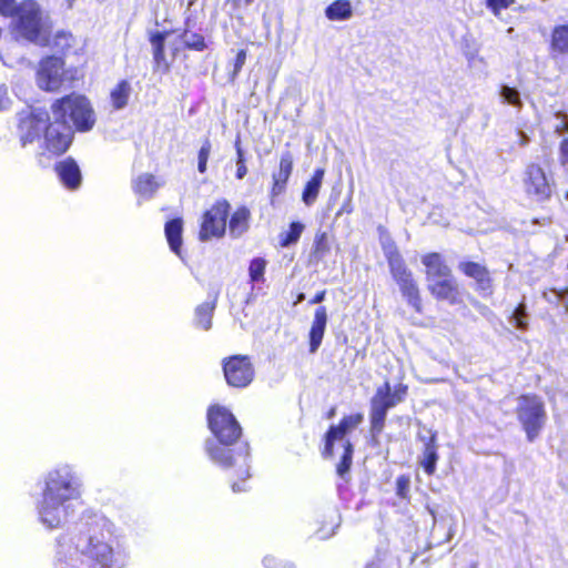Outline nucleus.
Returning <instances> with one entry per match:
<instances>
[{
    "label": "nucleus",
    "instance_id": "obj_53",
    "mask_svg": "<svg viewBox=\"0 0 568 568\" xmlns=\"http://www.w3.org/2000/svg\"><path fill=\"white\" fill-rule=\"evenodd\" d=\"M234 148H235V150H236V155H237V154H243V153H244V151H243V149H242V146H241V138H240V135H237V138H236V140H235V142H234Z\"/></svg>",
    "mask_w": 568,
    "mask_h": 568
},
{
    "label": "nucleus",
    "instance_id": "obj_51",
    "mask_svg": "<svg viewBox=\"0 0 568 568\" xmlns=\"http://www.w3.org/2000/svg\"><path fill=\"white\" fill-rule=\"evenodd\" d=\"M325 294L326 292L325 291H321L318 293L315 294V296L311 300V303L312 304H320L324 301L325 298Z\"/></svg>",
    "mask_w": 568,
    "mask_h": 568
},
{
    "label": "nucleus",
    "instance_id": "obj_40",
    "mask_svg": "<svg viewBox=\"0 0 568 568\" xmlns=\"http://www.w3.org/2000/svg\"><path fill=\"white\" fill-rule=\"evenodd\" d=\"M210 153H211V142L206 139L202 143L201 149L199 151V155H197V160H199V162H197V170H199V172L204 173L206 171V163H207Z\"/></svg>",
    "mask_w": 568,
    "mask_h": 568
},
{
    "label": "nucleus",
    "instance_id": "obj_37",
    "mask_svg": "<svg viewBox=\"0 0 568 568\" xmlns=\"http://www.w3.org/2000/svg\"><path fill=\"white\" fill-rule=\"evenodd\" d=\"M437 459L438 456L435 446L432 443L427 444L424 450L422 465L428 475H433L435 473Z\"/></svg>",
    "mask_w": 568,
    "mask_h": 568
},
{
    "label": "nucleus",
    "instance_id": "obj_17",
    "mask_svg": "<svg viewBox=\"0 0 568 568\" xmlns=\"http://www.w3.org/2000/svg\"><path fill=\"white\" fill-rule=\"evenodd\" d=\"M459 270L468 277L475 280L477 290L484 293H491V278L484 265L475 262H462Z\"/></svg>",
    "mask_w": 568,
    "mask_h": 568
},
{
    "label": "nucleus",
    "instance_id": "obj_11",
    "mask_svg": "<svg viewBox=\"0 0 568 568\" xmlns=\"http://www.w3.org/2000/svg\"><path fill=\"white\" fill-rule=\"evenodd\" d=\"M73 140V130L70 124L53 119L48 122L43 132V146L52 155L67 152Z\"/></svg>",
    "mask_w": 568,
    "mask_h": 568
},
{
    "label": "nucleus",
    "instance_id": "obj_56",
    "mask_svg": "<svg viewBox=\"0 0 568 568\" xmlns=\"http://www.w3.org/2000/svg\"><path fill=\"white\" fill-rule=\"evenodd\" d=\"M365 568H377V566L374 562H371Z\"/></svg>",
    "mask_w": 568,
    "mask_h": 568
},
{
    "label": "nucleus",
    "instance_id": "obj_26",
    "mask_svg": "<svg viewBox=\"0 0 568 568\" xmlns=\"http://www.w3.org/2000/svg\"><path fill=\"white\" fill-rule=\"evenodd\" d=\"M324 174V169H316L312 179L306 183L302 194V200L306 205L310 206L316 201L323 183Z\"/></svg>",
    "mask_w": 568,
    "mask_h": 568
},
{
    "label": "nucleus",
    "instance_id": "obj_59",
    "mask_svg": "<svg viewBox=\"0 0 568 568\" xmlns=\"http://www.w3.org/2000/svg\"><path fill=\"white\" fill-rule=\"evenodd\" d=\"M334 414H335V409L333 408V409H331L328 416L332 417Z\"/></svg>",
    "mask_w": 568,
    "mask_h": 568
},
{
    "label": "nucleus",
    "instance_id": "obj_1",
    "mask_svg": "<svg viewBox=\"0 0 568 568\" xmlns=\"http://www.w3.org/2000/svg\"><path fill=\"white\" fill-rule=\"evenodd\" d=\"M81 496L82 480L73 466L63 464L51 469L37 504L39 521L49 529L61 527L75 513Z\"/></svg>",
    "mask_w": 568,
    "mask_h": 568
},
{
    "label": "nucleus",
    "instance_id": "obj_30",
    "mask_svg": "<svg viewBox=\"0 0 568 568\" xmlns=\"http://www.w3.org/2000/svg\"><path fill=\"white\" fill-rule=\"evenodd\" d=\"M558 122L555 125L557 133L565 134L560 143L559 160L562 166L568 169V116L566 114H557Z\"/></svg>",
    "mask_w": 568,
    "mask_h": 568
},
{
    "label": "nucleus",
    "instance_id": "obj_34",
    "mask_svg": "<svg viewBox=\"0 0 568 568\" xmlns=\"http://www.w3.org/2000/svg\"><path fill=\"white\" fill-rule=\"evenodd\" d=\"M72 41L73 38L71 33L61 31L58 32L52 40L49 38L48 45L58 52H64L72 47Z\"/></svg>",
    "mask_w": 568,
    "mask_h": 568
},
{
    "label": "nucleus",
    "instance_id": "obj_21",
    "mask_svg": "<svg viewBox=\"0 0 568 568\" xmlns=\"http://www.w3.org/2000/svg\"><path fill=\"white\" fill-rule=\"evenodd\" d=\"M293 171V156L290 152L281 155L278 172L273 174V195H278L285 189V185Z\"/></svg>",
    "mask_w": 568,
    "mask_h": 568
},
{
    "label": "nucleus",
    "instance_id": "obj_12",
    "mask_svg": "<svg viewBox=\"0 0 568 568\" xmlns=\"http://www.w3.org/2000/svg\"><path fill=\"white\" fill-rule=\"evenodd\" d=\"M223 372L232 387H246L254 377V368L248 356L234 355L223 362Z\"/></svg>",
    "mask_w": 568,
    "mask_h": 568
},
{
    "label": "nucleus",
    "instance_id": "obj_54",
    "mask_svg": "<svg viewBox=\"0 0 568 568\" xmlns=\"http://www.w3.org/2000/svg\"><path fill=\"white\" fill-rule=\"evenodd\" d=\"M232 490L234 493H239V491L245 490V488L242 487L239 483L235 481V483L232 484Z\"/></svg>",
    "mask_w": 568,
    "mask_h": 568
},
{
    "label": "nucleus",
    "instance_id": "obj_41",
    "mask_svg": "<svg viewBox=\"0 0 568 568\" xmlns=\"http://www.w3.org/2000/svg\"><path fill=\"white\" fill-rule=\"evenodd\" d=\"M410 478L407 475H400L396 479V494L398 497L406 499L409 495Z\"/></svg>",
    "mask_w": 568,
    "mask_h": 568
},
{
    "label": "nucleus",
    "instance_id": "obj_20",
    "mask_svg": "<svg viewBox=\"0 0 568 568\" xmlns=\"http://www.w3.org/2000/svg\"><path fill=\"white\" fill-rule=\"evenodd\" d=\"M422 263L426 267V277L428 283L452 274L450 268L445 264L442 255L438 253L424 255L422 257Z\"/></svg>",
    "mask_w": 568,
    "mask_h": 568
},
{
    "label": "nucleus",
    "instance_id": "obj_16",
    "mask_svg": "<svg viewBox=\"0 0 568 568\" xmlns=\"http://www.w3.org/2000/svg\"><path fill=\"white\" fill-rule=\"evenodd\" d=\"M55 172L61 183L69 190H75L80 186L82 175L77 162L68 158L55 164Z\"/></svg>",
    "mask_w": 568,
    "mask_h": 568
},
{
    "label": "nucleus",
    "instance_id": "obj_61",
    "mask_svg": "<svg viewBox=\"0 0 568 568\" xmlns=\"http://www.w3.org/2000/svg\"><path fill=\"white\" fill-rule=\"evenodd\" d=\"M467 58H468V60H471L473 59V54L467 53Z\"/></svg>",
    "mask_w": 568,
    "mask_h": 568
},
{
    "label": "nucleus",
    "instance_id": "obj_8",
    "mask_svg": "<svg viewBox=\"0 0 568 568\" xmlns=\"http://www.w3.org/2000/svg\"><path fill=\"white\" fill-rule=\"evenodd\" d=\"M517 416L526 432L529 442H534L546 422V412L542 400L535 395L519 397L517 404Z\"/></svg>",
    "mask_w": 568,
    "mask_h": 568
},
{
    "label": "nucleus",
    "instance_id": "obj_14",
    "mask_svg": "<svg viewBox=\"0 0 568 568\" xmlns=\"http://www.w3.org/2000/svg\"><path fill=\"white\" fill-rule=\"evenodd\" d=\"M396 406L390 398V385L386 382L378 387L371 402V425L372 432L378 434L383 430L388 409Z\"/></svg>",
    "mask_w": 568,
    "mask_h": 568
},
{
    "label": "nucleus",
    "instance_id": "obj_18",
    "mask_svg": "<svg viewBox=\"0 0 568 568\" xmlns=\"http://www.w3.org/2000/svg\"><path fill=\"white\" fill-rule=\"evenodd\" d=\"M428 290L438 300L448 301L450 304L457 301L458 286L452 274L428 283Z\"/></svg>",
    "mask_w": 568,
    "mask_h": 568
},
{
    "label": "nucleus",
    "instance_id": "obj_6",
    "mask_svg": "<svg viewBox=\"0 0 568 568\" xmlns=\"http://www.w3.org/2000/svg\"><path fill=\"white\" fill-rule=\"evenodd\" d=\"M364 420V415L361 413L345 416L336 426H331L325 436V447L323 455L325 457L333 456L335 443H341L343 447V455L339 464L337 465V474L344 477L349 470L352 465L353 446L346 436L356 429Z\"/></svg>",
    "mask_w": 568,
    "mask_h": 568
},
{
    "label": "nucleus",
    "instance_id": "obj_42",
    "mask_svg": "<svg viewBox=\"0 0 568 568\" xmlns=\"http://www.w3.org/2000/svg\"><path fill=\"white\" fill-rule=\"evenodd\" d=\"M184 43L187 48L195 50H203L205 47L204 38L202 36L195 33H185L184 34Z\"/></svg>",
    "mask_w": 568,
    "mask_h": 568
},
{
    "label": "nucleus",
    "instance_id": "obj_58",
    "mask_svg": "<svg viewBox=\"0 0 568 568\" xmlns=\"http://www.w3.org/2000/svg\"><path fill=\"white\" fill-rule=\"evenodd\" d=\"M304 300V294H300L298 297H297V302H301Z\"/></svg>",
    "mask_w": 568,
    "mask_h": 568
},
{
    "label": "nucleus",
    "instance_id": "obj_24",
    "mask_svg": "<svg viewBox=\"0 0 568 568\" xmlns=\"http://www.w3.org/2000/svg\"><path fill=\"white\" fill-rule=\"evenodd\" d=\"M248 209L242 206L239 207L231 216L229 224L230 235L234 239L242 236L248 230L250 221Z\"/></svg>",
    "mask_w": 568,
    "mask_h": 568
},
{
    "label": "nucleus",
    "instance_id": "obj_36",
    "mask_svg": "<svg viewBox=\"0 0 568 568\" xmlns=\"http://www.w3.org/2000/svg\"><path fill=\"white\" fill-rule=\"evenodd\" d=\"M266 268V261L262 257H255L251 261L248 266V275L252 282H264V273Z\"/></svg>",
    "mask_w": 568,
    "mask_h": 568
},
{
    "label": "nucleus",
    "instance_id": "obj_44",
    "mask_svg": "<svg viewBox=\"0 0 568 568\" xmlns=\"http://www.w3.org/2000/svg\"><path fill=\"white\" fill-rule=\"evenodd\" d=\"M515 0H486V6L491 12L498 17L500 11L511 6Z\"/></svg>",
    "mask_w": 568,
    "mask_h": 568
},
{
    "label": "nucleus",
    "instance_id": "obj_50",
    "mask_svg": "<svg viewBox=\"0 0 568 568\" xmlns=\"http://www.w3.org/2000/svg\"><path fill=\"white\" fill-rule=\"evenodd\" d=\"M407 393V386L399 384L394 392L390 390V398L395 400V405L403 402Z\"/></svg>",
    "mask_w": 568,
    "mask_h": 568
},
{
    "label": "nucleus",
    "instance_id": "obj_29",
    "mask_svg": "<svg viewBox=\"0 0 568 568\" xmlns=\"http://www.w3.org/2000/svg\"><path fill=\"white\" fill-rule=\"evenodd\" d=\"M216 296L199 305L195 310V324L197 327L209 331L212 326L213 312L215 310Z\"/></svg>",
    "mask_w": 568,
    "mask_h": 568
},
{
    "label": "nucleus",
    "instance_id": "obj_39",
    "mask_svg": "<svg viewBox=\"0 0 568 568\" xmlns=\"http://www.w3.org/2000/svg\"><path fill=\"white\" fill-rule=\"evenodd\" d=\"M544 297L549 302L562 305L568 311V291L551 290L544 293Z\"/></svg>",
    "mask_w": 568,
    "mask_h": 568
},
{
    "label": "nucleus",
    "instance_id": "obj_33",
    "mask_svg": "<svg viewBox=\"0 0 568 568\" xmlns=\"http://www.w3.org/2000/svg\"><path fill=\"white\" fill-rule=\"evenodd\" d=\"M499 95L503 103H507L518 110L523 108L520 93L516 88L504 84L500 87Z\"/></svg>",
    "mask_w": 568,
    "mask_h": 568
},
{
    "label": "nucleus",
    "instance_id": "obj_48",
    "mask_svg": "<svg viewBox=\"0 0 568 568\" xmlns=\"http://www.w3.org/2000/svg\"><path fill=\"white\" fill-rule=\"evenodd\" d=\"M18 6L14 0H0V14L4 17H10L13 14L14 9Z\"/></svg>",
    "mask_w": 568,
    "mask_h": 568
},
{
    "label": "nucleus",
    "instance_id": "obj_28",
    "mask_svg": "<svg viewBox=\"0 0 568 568\" xmlns=\"http://www.w3.org/2000/svg\"><path fill=\"white\" fill-rule=\"evenodd\" d=\"M131 84L126 80L120 81L110 92L112 106L115 110H122L128 105L131 95Z\"/></svg>",
    "mask_w": 568,
    "mask_h": 568
},
{
    "label": "nucleus",
    "instance_id": "obj_49",
    "mask_svg": "<svg viewBox=\"0 0 568 568\" xmlns=\"http://www.w3.org/2000/svg\"><path fill=\"white\" fill-rule=\"evenodd\" d=\"M246 174H247V168L245 164V155H244V153L237 154L236 155V178L239 180H242V179H244V176Z\"/></svg>",
    "mask_w": 568,
    "mask_h": 568
},
{
    "label": "nucleus",
    "instance_id": "obj_43",
    "mask_svg": "<svg viewBox=\"0 0 568 568\" xmlns=\"http://www.w3.org/2000/svg\"><path fill=\"white\" fill-rule=\"evenodd\" d=\"M329 251V244L327 240V235L325 233H321L315 237V254L318 257H323Z\"/></svg>",
    "mask_w": 568,
    "mask_h": 568
},
{
    "label": "nucleus",
    "instance_id": "obj_52",
    "mask_svg": "<svg viewBox=\"0 0 568 568\" xmlns=\"http://www.w3.org/2000/svg\"><path fill=\"white\" fill-rule=\"evenodd\" d=\"M517 138L520 146H525L529 141L528 136L523 131L517 132Z\"/></svg>",
    "mask_w": 568,
    "mask_h": 568
},
{
    "label": "nucleus",
    "instance_id": "obj_35",
    "mask_svg": "<svg viewBox=\"0 0 568 568\" xmlns=\"http://www.w3.org/2000/svg\"><path fill=\"white\" fill-rule=\"evenodd\" d=\"M381 242H382V247H383L384 254L387 258L390 271H392V262L394 260H397L400 264H405L400 254L397 251L395 243L388 236L382 235Z\"/></svg>",
    "mask_w": 568,
    "mask_h": 568
},
{
    "label": "nucleus",
    "instance_id": "obj_46",
    "mask_svg": "<svg viewBox=\"0 0 568 568\" xmlns=\"http://www.w3.org/2000/svg\"><path fill=\"white\" fill-rule=\"evenodd\" d=\"M12 105V99L9 95V89L6 84H0V111H7Z\"/></svg>",
    "mask_w": 568,
    "mask_h": 568
},
{
    "label": "nucleus",
    "instance_id": "obj_45",
    "mask_svg": "<svg viewBox=\"0 0 568 568\" xmlns=\"http://www.w3.org/2000/svg\"><path fill=\"white\" fill-rule=\"evenodd\" d=\"M263 565L265 568H295L292 562L280 560L275 556L271 555L264 557Z\"/></svg>",
    "mask_w": 568,
    "mask_h": 568
},
{
    "label": "nucleus",
    "instance_id": "obj_15",
    "mask_svg": "<svg viewBox=\"0 0 568 568\" xmlns=\"http://www.w3.org/2000/svg\"><path fill=\"white\" fill-rule=\"evenodd\" d=\"M523 185L525 192L538 201L547 200L551 195L550 183L545 171L538 164L527 165L524 172Z\"/></svg>",
    "mask_w": 568,
    "mask_h": 568
},
{
    "label": "nucleus",
    "instance_id": "obj_19",
    "mask_svg": "<svg viewBox=\"0 0 568 568\" xmlns=\"http://www.w3.org/2000/svg\"><path fill=\"white\" fill-rule=\"evenodd\" d=\"M327 324V312L324 306L317 307L310 329V352L315 353L323 341Z\"/></svg>",
    "mask_w": 568,
    "mask_h": 568
},
{
    "label": "nucleus",
    "instance_id": "obj_27",
    "mask_svg": "<svg viewBox=\"0 0 568 568\" xmlns=\"http://www.w3.org/2000/svg\"><path fill=\"white\" fill-rule=\"evenodd\" d=\"M325 16L331 21H345L352 18L353 9L348 0H336L325 9Z\"/></svg>",
    "mask_w": 568,
    "mask_h": 568
},
{
    "label": "nucleus",
    "instance_id": "obj_4",
    "mask_svg": "<svg viewBox=\"0 0 568 568\" xmlns=\"http://www.w3.org/2000/svg\"><path fill=\"white\" fill-rule=\"evenodd\" d=\"M10 17L12 18L11 29L17 37L41 47L49 44L51 22L37 1H22Z\"/></svg>",
    "mask_w": 568,
    "mask_h": 568
},
{
    "label": "nucleus",
    "instance_id": "obj_32",
    "mask_svg": "<svg viewBox=\"0 0 568 568\" xmlns=\"http://www.w3.org/2000/svg\"><path fill=\"white\" fill-rule=\"evenodd\" d=\"M304 231V225L300 222H293L290 225L288 231L280 234V244L282 247H287L296 243Z\"/></svg>",
    "mask_w": 568,
    "mask_h": 568
},
{
    "label": "nucleus",
    "instance_id": "obj_3",
    "mask_svg": "<svg viewBox=\"0 0 568 568\" xmlns=\"http://www.w3.org/2000/svg\"><path fill=\"white\" fill-rule=\"evenodd\" d=\"M209 427L215 439L205 443V450L210 459L222 468L239 465V476L243 479L250 477L247 444H240L232 448L242 435V428L235 416L225 407L215 405L207 412Z\"/></svg>",
    "mask_w": 568,
    "mask_h": 568
},
{
    "label": "nucleus",
    "instance_id": "obj_13",
    "mask_svg": "<svg viewBox=\"0 0 568 568\" xmlns=\"http://www.w3.org/2000/svg\"><path fill=\"white\" fill-rule=\"evenodd\" d=\"M392 276L396 281L407 303L418 313L422 312V300L418 286L413 278L412 272L405 264H400L397 260L392 262Z\"/></svg>",
    "mask_w": 568,
    "mask_h": 568
},
{
    "label": "nucleus",
    "instance_id": "obj_47",
    "mask_svg": "<svg viewBox=\"0 0 568 568\" xmlns=\"http://www.w3.org/2000/svg\"><path fill=\"white\" fill-rule=\"evenodd\" d=\"M245 61H246V51L245 50H240L237 52V54H236V58H235L234 69H233V72H232V79H234L240 73V71L242 70L243 65L245 64Z\"/></svg>",
    "mask_w": 568,
    "mask_h": 568
},
{
    "label": "nucleus",
    "instance_id": "obj_22",
    "mask_svg": "<svg viewBox=\"0 0 568 568\" xmlns=\"http://www.w3.org/2000/svg\"><path fill=\"white\" fill-rule=\"evenodd\" d=\"M168 32H154L150 37V42L153 48V59L155 69L162 73H166L170 70V61L166 59L164 53V42L166 39Z\"/></svg>",
    "mask_w": 568,
    "mask_h": 568
},
{
    "label": "nucleus",
    "instance_id": "obj_60",
    "mask_svg": "<svg viewBox=\"0 0 568 568\" xmlns=\"http://www.w3.org/2000/svg\"><path fill=\"white\" fill-rule=\"evenodd\" d=\"M74 1H75V0H68V2H69V7H72V4H73V2H74Z\"/></svg>",
    "mask_w": 568,
    "mask_h": 568
},
{
    "label": "nucleus",
    "instance_id": "obj_23",
    "mask_svg": "<svg viewBox=\"0 0 568 568\" xmlns=\"http://www.w3.org/2000/svg\"><path fill=\"white\" fill-rule=\"evenodd\" d=\"M161 186L154 175L149 173L140 174L133 182L134 192L143 199H151Z\"/></svg>",
    "mask_w": 568,
    "mask_h": 568
},
{
    "label": "nucleus",
    "instance_id": "obj_55",
    "mask_svg": "<svg viewBox=\"0 0 568 568\" xmlns=\"http://www.w3.org/2000/svg\"><path fill=\"white\" fill-rule=\"evenodd\" d=\"M332 535H334V530H332V531H329V532H324V531H322V530H320V531H318V537H320L321 539L328 538V537H331Z\"/></svg>",
    "mask_w": 568,
    "mask_h": 568
},
{
    "label": "nucleus",
    "instance_id": "obj_57",
    "mask_svg": "<svg viewBox=\"0 0 568 568\" xmlns=\"http://www.w3.org/2000/svg\"><path fill=\"white\" fill-rule=\"evenodd\" d=\"M254 1H255V0H244V2H245V4H246V6L252 4Z\"/></svg>",
    "mask_w": 568,
    "mask_h": 568
},
{
    "label": "nucleus",
    "instance_id": "obj_31",
    "mask_svg": "<svg viewBox=\"0 0 568 568\" xmlns=\"http://www.w3.org/2000/svg\"><path fill=\"white\" fill-rule=\"evenodd\" d=\"M551 47L559 53H568V24L558 26L552 31Z\"/></svg>",
    "mask_w": 568,
    "mask_h": 568
},
{
    "label": "nucleus",
    "instance_id": "obj_38",
    "mask_svg": "<svg viewBox=\"0 0 568 568\" xmlns=\"http://www.w3.org/2000/svg\"><path fill=\"white\" fill-rule=\"evenodd\" d=\"M510 323L519 329H526L528 326V313L526 305L520 303L511 313Z\"/></svg>",
    "mask_w": 568,
    "mask_h": 568
},
{
    "label": "nucleus",
    "instance_id": "obj_7",
    "mask_svg": "<svg viewBox=\"0 0 568 568\" xmlns=\"http://www.w3.org/2000/svg\"><path fill=\"white\" fill-rule=\"evenodd\" d=\"M50 116L42 108H26L17 113V136L21 146L34 143L44 132Z\"/></svg>",
    "mask_w": 568,
    "mask_h": 568
},
{
    "label": "nucleus",
    "instance_id": "obj_62",
    "mask_svg": "<svg viewBox=\"0 0 568 568\" xmlns=\"http://www.w3.org/2000/svg\"><path fill=\"white\" fill-rule=\"evenodd\" d=\"M566 199H568V192H567V194H566Z\"/></svg>",
    "mask_w": 568,
    "mask_h": 568
},
{
    "label": "nucleus",
    "instance_id": "obj_9",
    "mask_svg": "<svg viewBox=\"0 0 568 568\" xmlns=\"http://www.w3.org/2000/svg\"><path fill=\"white\" fill-rule=\"evenodd\" d=\"M230 203L226 200L216 201L202 215L199 239L202 242L220 239L225 234Z\"/></svg>",
    "mask_w": 568,
    "mask_h": 568
},
{
    "label": "nucleus",
    "instance_id": "obj_2",
    "mask_svg": "<svg viewBox=\"0 0 568 568\" xmlns=\"http://www.w3.org/2000/svg\"><path fill=\"white\" fill-rule=\"evenodd\" d=\"M121 554L94 529L62 534L57 539L54 568H116Z\"/></svg>",
    "mask_w": 568,
    "mask_h": 568
},
{
    "label": "nucleus",
    "instance_id": "obj_10",
    "mask_svg": "<svg viewBox=\"0 0 568 568\" xmlns=\"http://www.w3.org/2000/svg\"><path fill=\"white\" fill-rule=\"evenodd\" d=\"M64 62L58 57H47L41 60L37 71L38 87L44 91H57L72 77H68Z\"/></svg>",
    "mask_w": 568,
    "mask_h": 568
},
{
    "label": "nucleus",
    "instance_id": "obj_25",
    "mask_svg": "<svg viewBox=\"0 0 568 568\" xmlns=\"http://www.w3.org/2000/svg\"><path fill=\"white\" fill-rule=\"evenodd\" d=\"M183 222L181 219H173L165 224V236L171 250L181 256Z\"/></svg>",
    "mask_w": 568,
    "mask_h": 568
},
{
    "label": "nucleus",
    "instance_id": "obj_5",
    "mask_svg": "<svg viewBox=\"0 0 568 568\" xmlns=\"http://www.w3.org/2000/svg\"><path fill=\"white\" fill-rule=\"evenodd\" d=\"M53 119L67 124L70 122L80 132L92 130L95 124V113L91 102L82 94L71 93L57 99L51 104Z\"/></svg>",
    "mask_w": 568,
    "mask_h": 568
}]
</instances>
